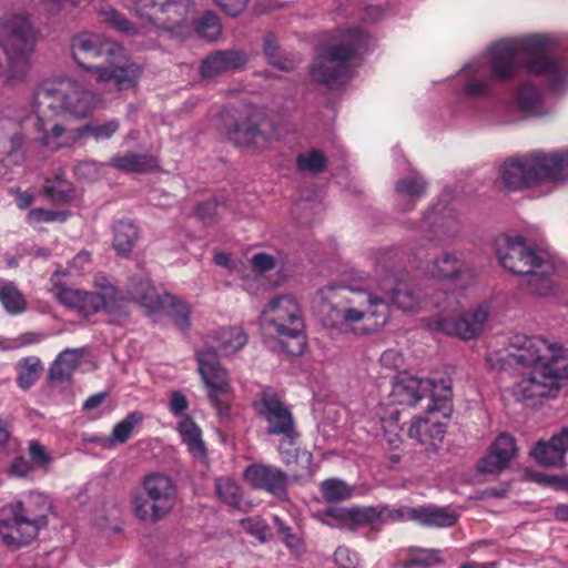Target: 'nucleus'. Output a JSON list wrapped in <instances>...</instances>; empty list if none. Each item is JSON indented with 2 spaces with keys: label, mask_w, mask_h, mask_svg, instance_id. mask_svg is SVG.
Returning <instances> with one entry per match:
<instances>
[{
  "label": "nucleus",
  "mask_w": 568,
  "mask_h": 568,
  "mask_svg": "<svg viewBox=\"0 0 568 568\" xmlns=\"http://www.w3.org/2000/svg\"><path fill=\"white\" fill-rule=\"evenodd\" d=\"M102 105L101 94L74 80L44 81L31 102L38 143L51 152L81 145L80 125L69 128L57 119L61 115L84 119Z\"/></svg>",
  "instance_id": "1"
},
{
  "label": "nucleus",
  "mask_w": 568,
  "mask_h": 568,
  "mask_svg": "<svg viewBox=\"0 0 568 568\" xmlns=\"http://www.w3.org/2000/svg\"><path fill=\"white\" fill-rule=\"evenodd\" d=\"M378 296L367 291H351L341 303L322 306V324L335 334L366 336L383 328L389 318L390 304L403 311H416L423 300L419 290L405 281H383Z\"/></svg>",
  "instance_id": "2"
},
{
  "label": "nucleus",
  "mask_w": 568,
  "mask_h": 568,
  "mask_svg": "<svg viewBox=\"0 0 568 568\" xmlns=\"http://www.w3.org/2000/svg\"><path fill=\"white\" fill-rule=\"evenodd\" d=\"M515 359L524 366L514 386L518 400L538 403L555 398L561 381L568 379V349L540 336L526 337Z\"/></svg>",
  "instance_id": "3"
},
{
  "label": "nucleus",
  "mask_w": 568,
  "mask_h": 568,
  "mask_svg": "<svg viewBox=\"0 0 568 568\" xmlns=\"http://www.w3.org/2000/svg\"><path fill=\"white\" fill-rule=\"evenodd\" d=\"M51 499L39 491H29L2 510L0 535L10 547H22L37 538L47 528L52 513Z\"/></svg>",
  "instance_id": "4"
},
{
  "label": "nucleus",
  "mask_w": 568,
  "mask_h": 568,
  "mask_svg": "<svg viewBox=\"0 0 568 568\" xmlns=\"http://www.w3.org/2000/svg\"><path fill=\"white\" fill-rule=\"evenodd\" d=\"M368 37L359 29L341 31L333 43L323 45L314 58L311 77L329 89L344 84L353 71L354 61L366 49Z\"/></svg>",
  "instance_id": "5"
},
{
  "label": "nucleus",
  "mask_w": 568,
  "mask_h": 568,
  "mask_svg": "<svg viewBox=\"0 0 568 568\" xmlns=\"http://www.w3.org/2000/svg\"><path fill=\"white\" fill-rule=\"evenodd\" d=\"M65 273L60 271L52 274L51 291L63 306L81 317L88 318L102 311L120 312L126 302L114 284L103 275L94 277V292L67 286L61 281Z\"/></svg>",
  "instance_id": "6"
},
{
  "label": "nucleus",
  "mask_w": 568,
  "mask_h": 568,
  "mask_svg": "<svg viewBox=\"0 0 568 568\" xmlns=\"http://www.w3.org/2000/svg\"><path fill=\"white\" fill-rule=\"evenodd\" d=\"M37 42L38 32L28 12H10L0 19V48L8 60L9 80L24 79Z\"/></svg>",
  "instance_id": "7"
},
{
  "label": "nucleus",
  "mask_w": 568,
  "mask_h": 568,
  "mask_svg": "<svg viewBox=\"0 0 568 568\" xmlns=\"http://www.w3.org/2000/svg\"><path fill=\"white\" fill-rule=\"evenodd\" d=\"M142 487L145 497L140 494L133 496V513L142 521L156 523L173 509L176 486L171 476L152 473L143 478Z\"/></svg>",
  "instance_id": "8"
},
{
  "label": "nucleus",
  "mask_w": 568,
  "mask_h": 568,
  "mask_svg": "<svg viewBox=\"0 0 568 568\" xmlns=\"http://www.w3.org/2000/svg\"><path fill=\"white\" fill-rule=\"evenodd\" d=\"M261 314L264 323L273 327L280 337L295 341V346L286 349L288 354H302L304 318L301 306L294 296L283 294L271 298Z\"/></svg>",
  "instance_id": "9"
},
{
  "label": "nucleus",
  "mask_w": 568,
  "mask_h": 568,
  "mask_svg": "<svg viewBox=\"0 0 568 568\" xmlns=\"http://www.w3.org/2000/svg\"><path fill=\"white\" fill-rule=\"evenodd\" d=\"M194 0H134L138 17L151 24L182 36L190 30Z\"/></svg>",
  "instance_id": "10"
},
{
  "label": "nucleus",
  "mask_w": 568,
  "mask_h": 568,
  "mask_svg": "<svg viewBox=\"0 0 568 568\" xmlns=\"http://www.w3.org/2000/svg\"><path fill=\"white\" fill-rule=\"evenodd\" d=\"M395 404L409 407L416 406L424 397L429 396L432 405L428 410H440L446 407L453 396L449 381L423 379L415 376L402 375L393 384L390 392Z\"/></svg>",
  "instance_id": "11"
},
{
  "label": "nucleus",
  "mask_w": 568,
  "mask_h": 568,
  "mask_svg": "<svg viewBox=\"0 0 568 568\" xmlns=\"http://www.w3.org/2000/svg\"><path fill=\"white\" fill-rule=\"evenodd\" d=\"M226 135L237 146L264 150L277 138V132L271 119L262 111L250 108L239 114Z\"/></svg>",
  "instance_id": "12"
},
{
  "label": "nucleus",
  "mask_w": 568,
  "mask_h": 568,
  "mask_svg": "<svg viewBox=\"0 0 568 568\" xmlns=\"http://www.w3.org/2000/svg\"><path fill=\"white\" fill-rule=\"evenodd\" d=\"M70 50L73 60L82 69L93 72L100 64L99 59L106 61L122 60L126 55V49L118 41L100 33L82 31L70 40Z\"/></svg>",
  "instance_id": "13"
},
{
  "label": "nucleus",
  "mask_w": 568,
  "mask_h": 568,
  "mask_svg": "<svg viewBox=\"0 0 568 568\" xmlns=\"http://www.w3.org/2000/svg\"><path fill=\"white\" fill-rule=\"evenodd\" d=\"M258 416L267 424L270 435L283 436L280 444V452L283 454V446L286 440L293 444L298 436L295 428V420L290 408L283 403L278 394L270 387L264 388L258 399L254 403Z\"/></svg>",
  "instance_id": "14"
},
{
  "label": "nucleus",
  "mask_w": 568,
  "mask_h": 568,
  "mask_svg": "<svg viewBox=\"0 0 568 568\" xmlns=\"http://www.w3.org/2000/svg\"><path fill=\"white\" fill-rule=\"evenodd\" d=\"M497 254L501 266L513 274L526 275L531 273L532 268L555 271V264L547 254L529 248L521 236L504 239Z\"/></svg>",
  "instance_id": "15"
},
{
  "label": "nucleus",
  "mask_w": 568,
  "mask_h": 568,
  "mask_svg": "<svg viewBox=\"0 0 568 568\" xmlns=\"http://www.w3.org/2000/svg\"><path fill=\"white\" fill-rule=\"evenodd\" d=\"M132 297L139 302L149 315L166 311L174 324L181 331L190 326V307L178 297L165 293L160 296L149 280H141L131 284Z\"/></svg>",
  "instance_id": "16"
},
{
  "label": "nucleus",
  "mask_w": 568,
  "mask_h": 568,
  "mask_svg": "<svg viewBox=\"0 0 568 568\" xmlns=\"http://www.w3.org/2000/svg\"><path fill=\"white\" fill-rule=\"evenodd\" d=\"M199 372L207 388V396H229L234 393L227 372L220 365L216 351L211 345H205L196 352Z\"/></svg>",
  "instance_id": "17"
},
{
  "label": "nucleus",
  "mask_w": 568,
  "mask_h": 568,
  "mask_svg": "<svg viewBox=\"0 0 568 568\" xmlns=\"http://www.w3.org/2000/svg\"><path fill=\"white\" fill-rule=\"evenodd\" d=\"M243 478L253 489L266 491L277 499L287 497L288 475L277 466L251 464L244 469Z\"/></svg>",
  "instance_id": "18"
},
{
  "label": "nucleus",
  "mask_w": 568,
  "mask_h": 568,
  "mask_svg": "<svg viewBox=\"0 0 568 568\" xmlns=\"http://www.w3.org/2000/svg\"><path fill=\"white\" fill-rule=\"evenodd\" d=\"M504 186L510 191L530 187L540 182L535 152L511 158L499 170Z\"/></svg>",
  "instance_id": "19"
},
{
  "label": "nucleus",
  "mask_w": 568,
  "mask_h": 568,
  "mask_svg": "<svg viewBox=\"0 0 568 568\" xmlns=\"http://www.w3.org/2000/svg\"><path fill=\"white\" fill-rule=\"evenodd\" d=\"M489 306L486 303L463 313L458 318L439 317L437 328L447 335H454L468 341L478 336L488 321Z\"/></svg>",
  "instance_id": "20"
},
{
  "label": "nucleus",
  "mask_w": 568,
  "mask_h": 568,
  "mask_svg": "<svg viewBox=\"0 0 568 568\" xmlns=\"http://www.w3.org/2000/svg\"><path fill=\"white\" fill-rule=\"evenodd\" d=\"M143 72L144 67L135 61H129L128 54L122 60L106 61L94 68L98 82H113L119 91L136 88Z\"/></svg>",
  "instance_id": "21"
},
{
  "label": "nucleus",
  "mask_w": 568,
  "mask_h": 568,
  "mask_svg": "<svg viewBox=\"0 0 568 568\" xmlns=\"http://www.w3.org/2000/svg\"><path fill=\"white\" fill-rule=\"evenodd\" d=\"M517 455L515 438L507 434H499L490 444L487 453L478 460L476 469L479 474L499 475L510 466Z\"/></svg>",
  "instance_id": "22"
},
{
  "label": "nucleus",
  "mask_w": 568,
  "mask_h": 568,
  "mask_svg": "<svg viewBox=\"0 0 568 568\" xmlns=\"http://www.w3.org/2000/svg\"><path fill=\"white\" fill-rule=\"evenodd\" d=\"M400 523L398 508L388 505L351 506V531L367 527L381 531L385 524Z\"/></svg>",
  "instance_id": "23"
},
{
  "label": "nucleus",
  "mask_w": 568,
  "mask_h": 568,
  "mask_svg": "<svg viewBox=\"0 0 568 568\" xmlns=\"http://www.w3.org/2000/svg\"><path fill=\"white\" fill-rule=\"evenodd\" d=\"M400 523L416 521L422 526L445 528L452 527L457 521V515L445 507L434 505L409 507H399Z\"/></svg>",
  "instance_id": "24"
},
{
  "label": "nucleus",
  "mask_w": 568,
  "mask_h": 568,
  "mask_svg": "<svg viewBox=\"0 0 568 568\" xmlns=\"http://www.w3.org/2000/svg\"><path fill=\"white\" fill-rule=\"evenodd\" d=\"M247 60V54L242 50H219L201 62L199 73L205 79L215 78L222 73L241 70Z\"/></svg>",
  "instance_id": "25"
},
{
  "label": "nucleus",
  "mask_w": 568,
  "mask_h": 568,
  "mask_svg": "<svg viewBox=\"0 0 568 568\" xmlns=\"http://www.w3.org/2000/svg\"><path fill=\"white\" fill-rule=\"evenodd\" d=\"M407 435L425 450H435L443 443L445 427L442 423L430 418L415 417L407 428Z\"/></svg>",
  "instance_id": "26"
},
{
  "label": "nucleus",
  "mask_w": 568,
  "mask_h": 568,
  "mask_svg": "<svg viewBox=\"0 0 568 568\" xmlns=\"http://www.w3.org/2000/svg\"><path fill=\"white\" fill-rule=\"evenodd\" d=\"M540 182L568 181V151L535 152Z\"/></svg>",
  "instance_id": "27"
},
{
  "label": "nucleus",
  "mask_w": 568,
  "mask_h": 568,
  "mask_svg": "<svg viewBox=\"0 0 568 568\" xmlns=\"http://www.w3.org/2000/svg\"><path fill=\"white\" fill-rule=\"evenodd\" d=\"M109 165L128 173H143L159 168V161L151 154L128 152L111 158Z\"/></svg>",
  "instance_id": "28"
},
{
  "label": "nucleus",
  "mask_w": 568,
  "mask_h": 568,
  "mask_svg": "<svg viewBox=\"0 0 568 568\" xmlns=\"http://www.w3.org/2000/svg\"><path fill=\"white\" fill-rule=\"evenodd\" d=\"M424 223L432 229L434 236L429 240L445 241L454 237L458 233V224L449 212H438L435 209L427 212L424 216Z\"/></svg>",
  "instance_id": "29"
},
{
  "label": "nucleus",
  "mask_w": 568,
  "mask_h": 568,
  "mask_svg": "<svg viewBox=\"0 0 568 568\" xmlns=\"http://www.w3.org/2000/svg\"><path fill=\"white\" fill-rule=\"evenodd\" d=\"M209 338L219 346L225 356L236 353L247 343L246 333L237 326L220 328Z\"/></svg>",
  "instance_id": "30"
},
{
  "label": "nucleus",
  "mask_w": 568,
  "mask_h": 568,
  "mask_svg": "<svg viewBox=\"0 0 568 568\" xmlns=\"http://www.w3.org/2000/svg\"><path fill=\"white\" fill-rule=\"evenodd\" d=\"M467 271L465 262L452 253H444L427 267V273L435 278H454Z\"/></svg>",
  "instance_id": "31"
},
{
  "label": "nucleus",
  "mask_w": 568,
  "mask_h": 568,
  "mask_svg": "<svg viewBox=\"0 0 568 568\" xmlns=\"http://www.w3.org/2000/svg\"><path fill=\"white\" fill-rule=\"evenodd\" d=\"M100 22L109 29L126 37H135L143 33L142 28L135 26L123 13L112 7H104L98 11Z\"/></svg>",
  "instance_id": "32"
},
{
  "label": "nucleus",
  "mask_w": 568,
  "mask_h": 568,
  "mask_svg": "<svg viewBox=\"0 0 568 568\" xmlns=\"http://www.w3.org/2000/svg\"><path fill=\"white\" fill-rule=\"evenodd\" d=\"M81 355L82 353L78 349L67 348L62 351L49 369L50 378L55 382H63L69 378L79 366Z\"/></svg>",
  "instance_id": "33"
},
{
  "label": "nucleus",
  "mask_w": 568,
  "mask_h": 568,
  "mask_svg": "<svg viewBox=\"0 0 568 568\" xmlns=\"http://www.w3.org/2000/svg\"><path fill=\"white\" fill-rule=\"evenodd\" d=\"M178 430L182 440L187 445L189 450L200 457L206 454L204 443L202 440L201 428L190 416H183L178 424Z\"/></svg>",
  "instance_id": "34"
},
{
  "label": "nucleus",
  "mask_w": 568,
  "mask_h": 568,
  "mask_svg": "<svg viewBox=\"0 0 568 568\" xmlns=\"http://www.w3.org/2000/svg\"><path fill=\"white\" fill-rule=\"evenodd\" d=\"M113 247L118 255L128 256L139 239V230L132 222L120 221L114 225Z\"/></svg>",
  "instance_id": "35"
},
{
  "label": "nucleus",
  "mask_w": 568,
  "mask_h": 568,
  "mask_svg": "<svg viewBox=\"0 0 568 568\" xmlns=\"http://www.w3.org/2000/svg\"><path fill=\"white\" fill-rule=\"evenodd\" d=\"M0 303L11 315L22 314L27 310V300L17 285L0 278Z\"/></svg>",
  "instance_id": "36"
},
{
  "label": "nucleus",
  "mask_w": 568,
  "mask_h": 568,
  "mask_svg": "<svg viewBox=\"0 0 568 568\" xmlns=\"http://www.w3.org/2000/svg\"><path fill=\"white\" fill-rule=\"evenodd\" d=\"M120 129V122L111 119L105 122H90L80 125L81 145L85 144L89 138H93L97 142L111 139Z\"/></svg>",
  "instance_id": "37"
},
{
  "label": "nucleus",
  "mask_w": 568,
  "mask_h": 568,
  "mask_svg": "<svg viewBox=\"0 0 568 568\" xmlns=\"http://www.w3.org/2000/svg\"><path fill=\"white\" fill-rule=\"evenodd\" d=\"M320 490L327 503L345 501L354 495V488L339 478H328L320 484Z\"/></svg>",
  "instance_id": "38"
},
{
  "label": "nucleus",
  "mask_w": 568,
  "mask_h": 568,
  "mask_svg": "<svg viewBox=\"0 0 568 568\" xmlns=\"http://www.w3.org/2000/svg\"><path fill=\"white\" fill-rule=\"evenodd\" d=\"M517 103L519 109L529 115H541L546 113L538 90L530 84H524L518 89Z\"/></svg>",
  "instance_id": "39"
},
{
  "label": "nucleus",
  "mask_w": 568,
  "mask_h": 568,
  "mask_svg": "<svg viewBox=\"0 0 568 568\" xmlns=\"http://www.w3.org/2000/svg\"><path fill=\"white\" fill-rule=\"evenodd\" d=\"M43 366L39 357L22 358L18 364V385L22 389L30 388L38 381Z\"/></svg>",
  "instance_id": "40"
},
{
  "label": "nucleus",
  "mask_w": 568,
  "mask_h": 568,
  "mask_svg": "<svg viewBox=\"0 0 568 568\" xmlns=\"http://www.w3.org/2000/svg\"><path fill=\"white\" fill-rule=\"evenodd\" d=\"M554 272H544L542 268H532L531 273H527L528 276L527 287L530 294L536 296H549L554 294L556 287L550 278Z\"/></svg>",
  "instance_id": "41"
},
{
  "label": "nucleus",
  "mask_w": 568,
  "mask_h": 568,
  "mask_svg": "<svg viewBox=\"0 0 568 568\" xmlns=\"http://www.w3.org/2000/svg\"><path fill=\"white\" fill-rule=\"evenodd\" d=\"M144 416L141 412L134 410L128 414L121 422L116 423L112 429L109 442L123 444L129 440L133 429L141 425Z\"/></svg>",
  "instance_id": "42"
},
{
  "label": "nucleus",
  "mask_w": 568,
  "mask_h": 568,
  "mask_svg": "<svg viewBox=\"0 0 568 568\" xmlns=\"http://www.w3.org/2000/svg\"><path fill=\"white\" fill-rule=\"evenodd\" d=\"M534 459L542 466H559L561 467L565 463V457L555 445L548 440H539L531 450Z\"/></svg>",
  "instance_id": "43"
},
{
  "label": "nucleus",
  "mask_w": 568,
  "mask_h": 568,
  "mask_svg": "<svg viewBox=\"0 0 568 568\" xmlns=\"http://www.w3.org/2000/svg\"><path fill=\"white\" fill-rule=\"evenodd\" d=\"M296 166L301 172L318 174L326 169L327 158L321 150L312 149L296 156Z\"/></svg>",
  "instance_id": "44"
},
{
  "label": "nucleus",
  "mask_w": 568,
  "mask_h": 568,
  "mask_svg": "<svg viewBox=\"0 0 568 568\" xmlns=\"http://www.w3.org/2000/svg\"><path fill=\"white\" fill-rule=\"evenodd\" d=\"M195 31L202 38L216 40L222 32L220 18L212 11L205 12L195 23Z\"/></svg>",
  "instance_id": "45"
},
{
  "label": "nucleus",
  "mask_w": 568,
  "mask_h": 568,
  "mask_svg": "<svg viewBox=\"0 0 568 568\" xmlns=\"http://www.w3.org/2000/svg\"><path fill=\"white\" fill-rule=\"evenodd\" d=\"M440 561L439 551L435 549L413 548L404 568H429Z\"/></svg>",
  "instance_id": "46"
},
{
  "label": "nucleus",
  "mask_w": 568,
  "mask_h": 568,
  "mask_svg": "<svg viewBox=\"0 0 568 568\" xmlns=\"http://www.w3.org/2000/svg\"><path fill=\"white\" fill-rule=\"evenodd\" d=\"M427 189V182L422 176L402 179L396 182L395 191L397 194L407 196L412 200L420 199Z\"/></svg>",
  "instance_id": "47"
},
{
  "label": "nucleus",
  "mask_w": 568,
  "mask_h": 568,
  "mask_svg": "<svg viewBox=\"0 0 568 568\" xmlns=\"http://www.w3.org/2000/svg\"><path fill=\"white\" fill-rule=\"evenodd\" d=\"M320 520L329 527L351 531V507L327 508L322 513Z\"/></svg>",
  "instance_id": "48"
},
{
  "label": "nucleus",
  "mask_w": 568,
  "mask_h": 568,
  "mask_svg": "<svg viewBox=\"0 0 568 568\" xmlns=\"http://www.w3.org/2000/svg\"><path fill=\"white\" fill-rule=\"evenodd\" d=\"M216 494L226 504L239 506L241 503V489L231 478H219L216 480Z\"/></svg>",
  "instance_id": "49"
},
{
  "label": "nucleus",
  "mask_w": 568,
  "mask_h": 568,
  "mask_svg": "<svg viewBox=\"0 0 568 568\" xmlns=\"http://www.w3.org/2000/svg\"><path fill=\"white\" fill-rule=\"evenodd\" d=\"M69 213L63 211H53L47 209H32L29 211L27 222L30 225H37L40 223L51 222H64L67 221Z\"/></svg>",
  "instance_id": "50"
},
{
  "label": "nucleus",
  "mask_w": 568,
  "mask_h": 568,
  "mask_svg": "<svg viewBox=\"0 0 568 568\" xmlns=\"http://www.w3.org/2000/svg\"><path fill=\"white\" fill-rule=\"evenodd\" d=\"M240 526L244 531L252 535L261 542H265L268 538L270 527L266 521L258 516L241 519Z\"/></svg>",
  "instance_id": "51"
},
{
  "label": "nucleus",
  "mask_w": 568,
  "mask_h": 568,
  "mask_svg": "<svg viewBox=\"0 0 568 568\" xmlns=\"http://www.w3.org/2000/svg\"><path fill=\"white\" fill-rule=\"evenodd\" d=\"M234 400V393L229 396H217L210 398L211 405L214 407L220 423L230 424L233 420L232 404Z\"/></svg>",
  "instance_id": "52"
},
{
  "label": "nucleus",
  "mask_w": 568,
  "mask_h": 568,
  "mask_svg": "<svg viewBox=\"0 0 568 568\" xmlns=\"http://www.w3.org/2000/svg\"><path fill=\"white\" fill-rule=\"evenodd\" d=\"M28 456L31 460V465L42 468L45 471L49 469V466L52 462V457L50 456V454L47 452L44 446L41 445L38 440L29 442Z\"/></svg>",
  "instance_id": "53"
},
{
  "label": "nucleus",
  "mask_w": 568,
  "mask_h": 568,
  "mask_svg": "<svg viewBox=\"0 0 568 568\" xmlns=\"http://www.w3.org/2000/svg\"><path fill=\"white\" fill-rule=\"evenodd\" d=\"M334 559L338 568H359L358 555L346 546H339L334 552Z\"/></svg>",
  "instance_id": "54"
},
{
  "label": "nucleus",
  "mask_w": 568,
  "mask_h": 568,
  "mask_svg": "<svg viewBox=\"0 0 568 568\" xmlns=\"http://www.w3.org/2000/svg\"><path fill=\"white\" fill-rule=\"evenodd\" d=\"M103 168L104 164L97 161H82L75 166L74 172L80 179L94 181L100 176Z\"/></svg>",
  "instance_id": "55"
},
{
  "label": "nucleus",
  "mask_w": 568,
  "mask_h": 568,
  "mask_svg": "<svg viewBox=\"0 0 568 568\" xmlns=\"http://www.w3.org/2000/svg\"><path fill=\"white\" fill-rule=\"evenodd\" d=\"M263 49L270 63L285 71L291 69V62L281 59L278 53V45L273 38L268 37L265 39Z\"/></svg>",
  "instance_id": "56"
},
{
  "label": "nucleus",
  "mask_w": 568,
  "mask_h": 568,
  "mask_svg": "<svg viewBox=\"0 0 568 568\" xmlns=\"http://www.w3.org/2000/svg\"><path fill=\"white\" fill-rule=\"evenodd\" d=\"M217 206L219 202L216 199H209L196 206L194 214L201 221L210 223L217 214Z\"/></svg>",
  "instance_id": "57"
},
{
  "label": "nucleus",
  "mask_w": 568,
  "mask_h": 568,
  "mask_svg": "<svg viewBox=\"0 0 568 568\" xmlns=\"http://www.w3.org/2000/svg\"><path fill=\"white\" fill-rule=\"evenodd\" d=\"M251 264L254 271L264 273L275 267V258L267 253H256L252 256Z\"/></svg>",
  "instance_id": "58"
},
{
  "label": "nucleus",
  "mask_w": 568,
  "mask_h": 568,
  "mask_svg": "<svg viewBox=\"0 0 568 568\" xmlns=\"http://www.w3.org/2000/svg\"><path fill=\"white\" fill-rule=\"evenodd\" d=\"M32 471L33 466L22 456L16 457L9 467L10 475L21 478L30 476Z\"/></svg>",
  "instance_id": "59"
},
{
  "label": "nucleus",
  "mask_w": 568,
  "mask_h": 568,
  "mask_svg": "<svg viewBox=\"0 0 568 568\" xmlns=\"http://www.w3.org/2000/svg\"><path fill=\"white\" fill-rule=\"evenodd\" d=\"M226 14L239 16L247 6L248 0H213Z\"/></svg>",
  "instance_id": "60"
},
{
  "label": "nucleus",
  "mask_w": 568,
  "mask_h": 568,
  "mask_svg": "<svg viewBox=\"0 0 568 568\" xmlns=\"http://www.w3.org/2000/svg\"><path fill=\"white\" fill-rule=\"evenodd\" d=\"M189 403L184 394L180 390H174L171 394L169 409L174 416H182L187 409Z\"/></svg>",
  "instance_id": "61"
},
{
  "label": "nucleus",
  "mask_w": 568,
  "mask_h": 568,
  "mask_svg": "<svg viewBox=\"0 0 568 568\" xmlns=\"http://www.w3.org/2000/svg\"><path fill=\"white\" fill-rule=\"evenodd\" d=\"M45 337H47V334H44V333L26 332V333L18 335L13 341L14 344L11 345L10 347L17 348V347H24V346L38 344L41 341H43Z\"/></svg>",
  "instance_id": "62"
},
{
  "label": "nucleus",
  "mask_w": 568,
  "mask_h": 568,
  "mask_svg": "<svg viewBox=\"0 0 568 568\" xmlns=\"http://www.w3.org/2000/svg\"><path fill=\"white\" fill-rule=\"evenodd\" d=\"M549 440L565 457L568 452V427H564L560 432L554 434Z\"/></svg>",
  "instance_id": "63"
},
{
  "label": "nucleus",
  "mask_w": 568,
  "mask_h": 568,
  "mask_svg": "<svg viewBox=\"0 0 568 568\" xmlns=\"http://www.w3.org/2000/svg\"><path fill=\"white\" fill-rule=\"evenodd\" d=\"M284 542L290 551L295 556H300L305 551L304 540L293 532L284 538Z\"/></svg>",
  "instance_id": "64"
}]
</instances>
